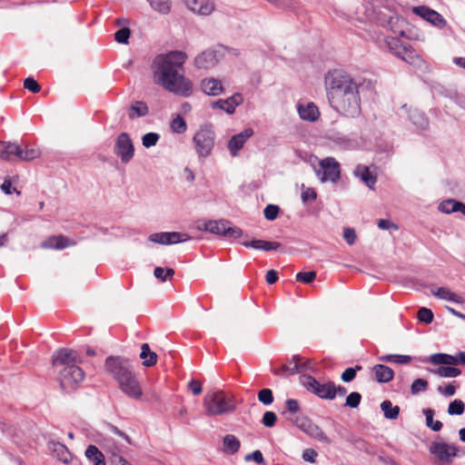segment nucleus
Masks as SVG:
<instances>
[{
  "label": "nucleus",
  "instance_id": "1",
  "mask_svg": "<svg viewBox=\"0 0 465 465\" xmlns=\"http://www.w3.org/2000/svg\"><path fill=\"white\" fill-rule=\"evenodd\" d=\"M186 59V54L182 51H173L156 56L153 60L154 82L177 95L183 97L191 95L192 82L179 72Z\"/></svg>",
  "mask_w": 465,
  "mask_h": 465
},
{
  "label": "nucleus",
  "instance_id": "2",
  "mask_svg": "<svg viewBox=\"0 0 465 465\" xmlns=\"http://www.w3.org/2000/svg\"><path fill=\"white\" fill-rule=\"evenodd\" d=\"M104 366L126 397L134 401L142 399L143 391L141 381L127 359L110 356L105 360Z\"/></svg>",
  "mask_w": 465,
  "mask_h": 465
},
{
  "label": "nucleus",
  "instance_id": "3",
  "mask_svg": "<svg viewBox=\"0 0 465 465\" xmlns=\"http://www.w3.org/2000/svg\"><path fill=\"white\" fill-rule=\"evenodd\" d=\"M80 362V356L74 350L64 348L54 353L52 364L59 369L58 380L63 390H74L84 381V372L78 366Z\"/></svg>",
  "mask_w": 465,
  "mask_h": 465
},
{
  "label": "nucleus",
  "instance_id": "4",
  "mask_svg": "<svg viewBox=\"0 0 465 465\" xmlns=\"http://www.w3.org/2000/svg\"><path fill=\"white\" fill-rule=\"evenodd\" d=\"M363 80L360 77L353 78L342 72L334 71L326 77V86L330 101L343 97L360 91L363 85Z\"/></svg>",
  "mask_w": 465,
  "mask_h": 465
},
{
  "label": "nucleus",
  "instance_id": "5",
  "mask_svg": "<svg viewBox=\"0 0 465 465\" xmlns=\"http://www.w3.org/2000/svg\"><path fill=\"white\" fill-rule=\"evenodd\" d=\"M203 407L207 415L216 416L232 411L234 403L223 391L212 390L203 398Z\"/></svg>",
  "mask_w": 465,
  "mask_h": 465
},
{
  "label": "nucleus",
  "instance_id": "6",
  "mask_svg": "<svg viewBox=\"0 0 465 465\" xmlns=\"http://www.w3.org/2000/svg\"><path fill=\"white\" fill-rule=\"evenodd\" d=\"M216 134L213 124H203L200 125L192 139L198 158L205 159L212 154Z\"/></svg>",
  "mask_w": 465,
  "mask_h": 465
},
{
  "label": "nucleus",
  "instance_id": "7",
  "mask_svg": "<svg viewBox=\"0 0 465 465\" xmlns=\"http://www.w3.org/2000/svg\"><path fill=\"white\" fill-rule=\"evenodd\" d=\"M430 362L440 367L430 371L441 378H456L461 371L455 365L459 363L458 358L446 353H434L429 357Z\"/></svg>",
  "mask_w": 465,
  "mask_h": 465
},
{
  "label": "nucleus",
  "instance_id": "8",
  "mask_svg": "<svg viewBox=\"0 0 465 465\" xmlns=\"http://www.w3.org/2000/svg\"><path fill=\"white\" fill-rule=\"evenodd\" d=\"M197 228L200 231H205L213 234L223 235L229 239H238L243 234V232L241 228L232 226L231 223L226 220L203 221L198 223Z\"/></svg>",
  "mask_w": 465,
  "mask_h": 465
},
{
  "label": "nucleus",
  "instance_id": "9",
  "mask_svg": "<svg viewBox=\"0 0 465 465\" xmlns=\"http://www.w3.org/2000/svg\"><path fill=\"white\" fill-rule=\"evenodd\" d=\"M330 102L337 112L345 116L355 117L361 113L360 91L351 93V94L343 97L335 98V100Z\"/></svg>",
  "mask_w": 465,
  "mask_h": 465
},
{
  "label": "nucleus",
  "instance_id": "10",
  "mask_svg": "<svg viewBox=\"0 0 465 465\" xmlns=\"http://www.w3.org/2000/svg\"><path fill=\"white\" fill-rule=\"evenodd\" d=\"M302 382L308 391L316 394L319 398L324 400L334 399V383L332 381L320 383L312 376H302Z\"/></svg>",
  "mask_w": 465,
  "mask_h": 465
},
{
  "label": "nucleus",
  "instance_id": "11",
  "mask_svg": "<svg viewBox=\"0 0 465 465\" xmlns=\"http://www.w3.org/2000/svg\"><path fill=\"white\" fill-rule=\"evenodd\" d=\"M320 170H315L322 183H336L340 179V163L333 157H326L319 162Z\"/></svg>",
  "mask_w": 465,
  "mask_h": 465
},
{
  "label": "nucleus",
  "instance_id": "12",
  "mask_svg": "<svg viewBox=\"0 0 465 465\" xmlns=\"http://www.w3.org/2000/svg\"><path fill=\"white\" fill-rule=\"evenodd\" d=\"M114 153L124 164L128 163L134 156V146L127 133H121L115 139Z\"/></svg>",
  "mask_w": 465,
  "mask_h": 465
},
{
  "label": "nucleus",
  "instance_id": "13",
  "mask_svg": "<svg viewBox=\"0 0 465 465\" xmlns=\"http://www.w3.org/2000/svg\"><path fill=\"white\" fill-rule=\"evenodd\" d=\"M458 447L446 442H433L430 451L441 464H450L454 457L458 455Z\"/></svg>",
  "mask_w": 465,
  "mask_h": 465
},
{
  "label": "nucleus",
  "instance_id": "14",
  "mask_svg": "<svg viewBox=\"0 0 465 465\" xmlns=\"http://www.w3.org/2000/svg\"><path fill=\"white\" fill-rule=\"evenodd\" d=\"M411 11L414 15L438 28H443L447 25V21L440 14L426 5L413 6Z\"/></svg>",
  "mask_w": 465,
  "mask_h": 465
},
{
  "label": "nucleus",
  "instance_id": "15",
  "mask_svg": "<svg viewBox=\"0 0 465 465\" xmlns=\"http://www.w3.org/2000/svg\"><path fill=\"white\" fill-rule=\"evenodd\" d=\"M188 239L189 237L186 234L176 232H155L148 237V240L152 242L166 245L183 242Z\"/></svg>",
  "mask_w": 465,
  "mask_h": 465
},
{
  "label": "nucleus",
  "instance_id": "16",
  "mask_svg": "<svg viewBox=\"0 0 465 465\" xmlns=\"http://www.w3.org/2000/svg\"><path fill=\"white\" fill-rule=\"evenodd\" d=\"M253 131L245 129L242 132L234 134L228 142V150L232 157L239 154V151L243 147L247 140L252 137Z\"/></svg>",
  "mask_w": 465,
  "mask_h": 465
},
{
  "label": "nucleus",
  "instance_id": "17",
  "mask_svg": "<svg viewBox=\"0 0 465 465\" xmlns=\"http://www.w3.org/2000/svg\"><path fill=\"white\" fill-rule=\"evenodd\" d=\"M187 8L199 15H209L214 8L213 0H184Z\"/></svg>",
  "mask_w": 465,
  "mask_h": 465
},
{
  "label": "nucleus",
  "instance_id": "18",
  "mask_svg": "<svg viewBox=\"0 0 465 465\" xmlns=\"http://www.w3.org/2000/svg\"><path fill=\"white\" fill-rule=\"evenodd\" d=\"M297 112L302 120L313 123L320 117L318 106L312 102L299 103Z\"/></svg>",
  "mask_w": 465,
  "mask_h": 465
},
{
  "label": "nucleus",
  "instance_id": "19",
  "mask_svg": "<svg viewBox=\"0 0 465 465\" xmlns=\"http://www.w3.org/2000/svg\"><path fill=\"white\" fill-rule=\"evenodd\" d=\"M218 62V52L209 49L195 57L194 64L199 69H210L214 67Z\"/></svg>",
  "mask_w": 465,
  "mask_h": 465
},
{
  "label": "nucleus",
  "instance_id": "20",
  "mask_svg": "<svg viewBox=\"0 0 465 465\" xmlns=\"http://www.w3.org/2000/svg\"><path fill=\"white\" fill-rule=\"evenodd\" d=\"M243 101L242 94H234L227 99H220L212 103V108L220 109L227 114H233L235 108Z\"/></svg>",
  "mask_w": 465,
  "mask_h": 465
},
{
  "label": "nucleus",
  "instance_id": "21",
  "mask_svg": "<svg viewBox=\"0 0 465 465\" xmlns=\"http://www.w3.org/2000/svg\"><path fill=\"white\" fill-rule=\"evenodd\" d=\"M48 449L52 456L63 463H69L73 460V455L64 444L58 441H50Z\"/></svg>",
  "mask_w": 465,
  "mask_h": 465
},
{
  "label": "nucleus",
  "instance_id": "22",
  "mask_svg": "<svg viewBox=\"0 0 465 465\" xmlns=\"http://www.w3.org/2000/svg\"><path fill=\"white\" fill-rule=\"evenodd\" d=\"M202 91L211 96H217L223 93L224 88L221 80L208 77L201 81Z\"/></svg>",
  "mask_w": 465,
  "mask_h": 465
},
{
  "label": "nucleus",
  "instance_id": "23",
  "mask_svg": "<svg viewBox=\"0 0 465 465\" xmlns=\"http://www.w3.org/2000/svg\"><path fill=\"white\" fill-rule=\"evenodd\" d=\"M353 173L356 177L361 179V181H362L370 189H373L377 182V176L370 170V167L363 164H358L355 167Z\"/></svg>",
  "mask_w": 465,
  "mask_h": 465
},
{
  "label": "nucleus",
  "instance_id": "24",
  "mask_svg": "<svg viewBox=\"0 0 465 465\" xmlns=\"http://www.w3.org/2000/svg\"><path fill=\"white\" fill-rule=\"evenodd\" d=\"M73 244L74 242L70 241L69 238L63 235H57L49 237L42 242L41 246L45 249L62 250Z\"/></svg>",
  "mask_w": 465,
  "mask_h": 465
},
{
  "label": "nucleus",
  "instance_id": "25",
  "mask_svg": "<svg viewBox=\"0 0 465 465\" xmlns=\"http://www.w3.org/2000/svg\"><path fill=\"white\" fill-rule=\"evenodd\" d=\"M19 145L11 142H0V159L12 161L18 157Z\"/></svg>",
  "mask_w": 465,
  "mask_h": 465
},
{
  "label": "nucleus",
  "instance_id": "26",
  "mask_svg": "<svg viewBox=\"0 0 465 465\" xmlns=\"http://www.w3.org/2000/svg\"><path fill=\"white\" fill-rule=\"evenodd\" d=\"M439 211L448 214L455 212H460L465 215V204L454 199H447L440 203Z\"/></svg>",
  "mask_w": 465,
  "mask_h": 465
},
{
  "label": "nucleus",
  "instance_id": "27",
  "mask_svg": "<svg viewBox=\"0 0 465 465\" xmlns=\"http://www.w3.org/2000/svg\"><path fill=\"white\" fill-rule=\"evenodd\" d=\"M376 381L378 382L385 383L393 379L394 371L392 369L386 365L377 364L373 367Z\"/></svg>",
  "mask_w": 465,
  "mask_h": 465
},
{
  "label": "nucleus",
  "instance_id": "28",
  "mask_svg": "<svg viewBox=\"0 0 465 465\" xmlns=\"http://www.w3.org/2000/svg\"><path fill=\"white\" fill-rule=\"evenodd\" d=\"M431 293L440 300L453 302L456 303L462 302V299L459 295L452 292L449 288L446 287H439L436 289H432Z\"/></svg>",
  "mask_w": 465,
  "mask_h": 465
},
{
  "label": "nucleus",
  "instance_id": "29",
  "mask_svg": "<svg viewBox=\"0 0 465 465\" xmlns=\"http://www.w3.org/2000/svg\"><path fill=\"white\" fill-rule=\"evenodd\" d=\"M297 363L292 361V358L279 367L272 366V371L277 376L287 377L297 373Z\"/></svg>",
  "mask_w": 465,
  "mask_h": 465
},
{
  "label": "nucleus",
  "instance_id": "30",
  "mask_svg": "<svg viewBox=\"0 0 465 465\" xmlns=\"http://www.w3.org/2000/svg\"><path fill=\"white\" fill-rule=\"evenodd\" d=\"M85 457L94 465H106L104 454L94 445H89L87 447Z\"/></svg>",
  "mask_w": 465,
  "mask_h": 465
},
{
  "label": "nucleus",
  "instance_id": "31",
  "mask_svg": "<svg viewBox=\"0 0 465 465\" xmlns=\"http://www.w3.org/2000/svg\"><path fill=\"white\" fill-rule=\"evenodd\" d=\"M140 358L143 360V365L146 367L153 366L157 362V354L151 351L147 343L142 344Z\"/></svg>",
  "mask_w": 465,
  "mask_h": 465
},
{
  "label": "nucleus",
  "instance_id": "32",
  "mask_svg": "<svg viewBox=\"0 0 465 465\" xmlns=\"http://www.w3.org/2000/svg\"><path fill=\"white\" fill-rule=\"evenodd\" d=\"M149 112L148 106L144 102L136 101L128 108V116L130 119L145 116Z\"/></svg>",
  "mask_w": 465,
  "mask_h": 465
},
{
  "label": "nucleus",
  "instance_id": "33",
  "mask_svg": "<svg viewBox=\"0 0 465 465\" xmlns=\"http://www.w3.org/2000/svg\"><path fill=\"white\" fill-rule=\"evenodd\" d=\"M40 156V150L38 148L25 144L24 148L19 145V152L17 159L21 161H32Z\"/></svg>",
  "mask_w": 465,
  "mask_h": 465
},
{
  "label": "nucleus",
  "instance_id": "34",
  "mask_svg": "<svg viewBox=\"0 0 465 465\" xmlns=\"http://www.w3.org/2000/svg\"><path fill=\"white\" fill-rule=\"evenodd\" d=\"M398 57L410 64H415L420 61V57L416 51L407 44L403 46V48H401V52H398Z\"/></svg>",
  "mask_w": 465,
  "mask_h": 465
},
{
  "label": "nucleus",
  "instance_id": "35",
  "mask_svg": "<svg viewBox=\"0 0 465 465\" xmlns=\"http://www.w3.org/2000/svg\"><path fill=\"white\" fill-rule=\"evenodd\" d=\"M240 446V440L234 435L228 434L223 438V451H225L226 453H236L239 450Z\"/></svg>",
  "mask_w": 465,
  "mask_h": 465
},
{
  "label": "nucleus",
  "instance_id": "36",
  "mask_svg": "<svg viewBox=\"0 0 465 465\" xmlns=\"http://www.w3.org/2000/svg\"><path fill=\"white\" fill-rule=\"evenodd\" d=\"M410 120L419 129L423 130L428 126V119L425 114L417 109L410 111Z\"/></svg>",
  "mask_w": 465,
  "mask_h": 465
},
{
  "label": "nucleus",
  "instance_id": "37",
  "mask_svg": "<svg viewBox=\"0 0 465 465\" xmlns=\"http://www.w3.org/2000/svg\"><path fill=\"white\" fill-rule=\"evenodd\" d=\"M384 417L389 420H396L400 413L399 406H393L391 401H384L381 404Z\"/></svg>",
  "mask_w": 465,
  "mask_h": 465
},
{
  "label": "nucleus",
  "instance_id": "38",
  "mask_svg": "<svg viewBox=\"0 0 465 465\" xmlns=\"http://www.w3.org/2000/svg\"><path fill=\"white\" fill-rule=\"evenodd\" d=\"M150 6L156 12L167 15L170 13L172 8L171 0H147Z\"/></svg>",
  "mask_w": 465,
  "mask_h": 465
},
{
  "label": "nucleus",
  "instance_id": "39",
  "mask_svg": "<svg viewBox=\"0 0 465 465\" xmlns=\"http://www.w3.org/2000/svg\"><path fill=\"white\" fill-rule=\"evenodd\" d=\"M306 434L308 436H310L311 438H312L314 440H319L321 442H324V443H330L331 442L330 439L322 431V430L318 425H316L313 422H312V426L310 427V429H309V430H308V432Z\"/></svg>",
  "mask_w": 465,
  "mask_h": 465
},
{
  "label": "nucleus",
  "instance_id": "40",
  "mask_svg": "<svg viewBox=\"0 0 465 465\" xmlns=\"http://www.w3.org/2000/svg\"><path fill=\"white\" fill-rule=\"evenodd\" d=\"M384 43L389 51L396 56H398V52H401V48H403V46L406 45L403 44L399 38L392 36L385 37Z\"/></svg>",
  "mask_w": 465,
  "mask_h": 465
},
{
  "label": "nucleus",
  "instance_id": "41",
  "mask_svg": "<svg viewBox=\"0 0 465 465\" xmlns=\"http://www.w3.org/2000/svg\"><path fill=\"white\" fill-rule=\"evenodd\" d=\"M423 414L426 418V425L433 431H440L442 428V422L440 420H434V411L431 409L423 410Z\"/></svg>",
  "mask_w": 465,
  "mask_h": 465
},
{
  "label": "nucleus",
  "instance_id": "42",
  "mask_svg": "<svg viewBox=\"0 0 465 465\" xmlns=\"http://www.w3.org/2000/svg\"><path fill=\"white\" fill-rule=\"evenodd\" d=\"M380 361L386 362H396L400 364H407L411 362V357L409 355H401V354H387L380 357Z\"/></svg>",
  "mask_w": 465,
  "mask_h": 465
},
{
  "label": "nucleus",
  "instance_id": "43",
  "mask_svg": "<svg viewBox=\"0 0 465 465\" xmlns=\"http://www.w3.org/2000/svg\"><path fill=\"white\" fill-rule=\"evenodd\" d=\"M171 129L173 133L179 134H184L187 130L186 122L182 116L177 115L171 122Z\"/></svg>",
  "mask_w": 465,
  "mask_h": 465
},
{
  "label": "nucleus",
  "instance_id": "44",
  "mask_svg": "<svg viewBox=\"0 0 465 465\" xmlns=\"http://www.w3.org/2000/svg\"><path fill=\"white\" fill-rule=\"evenodd\" d=\"M292 361L297 363V373L299 372H304L310 370H312L313 368V362L311 360H303L299 355H293Z\"/></svg>",
  "mask_w": 465,
  "mask_h": 465
},
{
  "label": "nucleus",
  "instance_id": "45",
  "mask_svg": "<svg viewBox=\"0 0 465 465\" xmlns=\"http://www.w3.org/2000/svg\"><path fill=\"white\" fill-rule=\"evenodd\" d=\"M174 274V270L172 268L164 269L163 267H156L153 271V275L155 278L160 280L161 282H165L168 279H171Z\"/></svg>",
  "mask_w": 465,
  "mask_h": 465
},
{
  "label": "nucleus",
  "instance_id": "46",
  "mask_svg": "<svg viewBox=\"0 0 465 465\" xmlns=\"http://www.w3.org/2000/svg\"><path fill=\"white\" fill-rule=\"evenodd\" d=\"M465 411V404L461 400H454L449 404L448 413L450 415H461Z\"/></svg>",
  "mask_w": 465,
  "mask_h": 465
},
{
  "label": "nucleus",
  "instance_id": "47",
  "mask_svg": "<svg viewBox=\"0 0 465 465\" xmlns=\"http://www.w3.org/2000/svg\"><path fill=\"white\" fill-rule=\"evenodd\" d=\"M293 423L304 433H307L312 421L304 416H297L293 420Z\"/></svg>",
  "mask_w": 465,
  "mask_h": 465
},
{
  "label": "nucleus",
  "instance_id": "48",
  "mask_svg": "<svg viewBox=\"0 0 465 465\" xmlns=\"http://www.w3.org/2000/svg\"><path fill=\"white\" fill-rule=\"evenodd\" d=\"M131 31L128 26H124L114 34V39L119 44H127Z\"/></svg>",
  "mask_w": 465,
  "mask_h": 465
},
{
  "label": "nucleus",
  "instance_id": "49",
  "mask_svg": "<svg viewBox=\"0 0 465 465\" xmlns=\"http://www.w3.org/2000/svg\"><path fill=\"white\" fill-rule=\"evenodd\" d=\"M159 138L160 136L158 134L148 133L142 137V143L145 148H150L157 143Z\"/></svg>",
  "mask_w": 465,
  "mask_h": 465
},
{
  "label": "nucleus",
  "instance_id": "50",
  "mask_svg": "<svg viewBox=\"0 0 465 465\" xmlns=\"http://www.w3.org/2000/svg\"><path fill=\"white\" fill-rule=\"evenodd\" d=\"M258 400L265 405H270L273 401L272 391L270 389L261 390L258 393Z\"/></svg>",
  "mask_w": 465,
  "mask_h": 465
},
{
  "label": "nucleus",
  "instance_id": "51",
  "mask_svg": "<svg viewBox=\"0 0 465 465\" xmlns=\"http://www.w3.org/2000/svg\"><path fill=\"white\" fill-rule=\"evenodd\" d=\"M279 210L277 205L269 204L263 210L264 217L269 221H273L277 218Z\"/></svg>",
  "mask_w": 465,
  "mask_h": 465
},
{
  "label": "nucleus",
  "instance_id": "52",
  "mask_svg": "<svg viewBox=\"0 0 465 465\" xmlns=\"http://www.w3.org/2000/svg\"><path fill=\"white\" fill-rule=\"evenodd\" d=\"M428 387V381L423 379H416L413 381L411 391L412 394H417L420 391H425Z\"/></svg>",
  "mask_w": 465,
  "mask_h": 465
},
{
  "label": "nucleus",
  "instance_id": "53",
  "mask_svg": "<svg viewBox=\"0 0 465 465\" xmlns=\"http://www.w3.org/2000/svg\"><path fill=\"white\" fill-rule=\"evenodd\" d=\"M361 395L359 392H351L346 398L345 405L350 408H357L361 402Z\"/></svg>",
  "mask_w": 465,
  "mask_h": 465
},
{
  "label": "nucleus",
  "instance_id": "54",
  "mask_svg": "<svg viewBox=\"0 0 465 465\" xmlns=\"http://www.w3.org/2000/svg\"><path fill=\"white\" fill-rule=\"evenodd\" d=\"M418 319L422 322L430 323L433 321V313L430 309L420 308L418 312Z\"/></svg>",
  "mask_w": 465,
  "mask_h": 465
},
{
  "label": "nucleus",
  "instance_id": "55",
  "mask_svg": "<svg viewBox=\"0 0 465 465\" xmlns=\"http://www.w3.org/2000/svg\"><path fill=\"white\" fill-rule=\"evenodd\" d=\"M317 197V193L314 189L310 187H305L302 185V200L303 203H307L309 201H314Z\"/></svg>",
  "mask_w": 465,
  "mask_h": 465
},
{
  "label": "nucleus",
  "instance_id": "56",
  "mask_svg": "<svg viewBox=\"0 0 465 465\" xmlns=\"http://www.w3.org/2000/svg\"><path fill=\"white\" fill-rule=\"evenodd\" d=\"M277 416L273 411H266L262 416V424L267 428H272L275 425Z\"/></svg>",
  "mask_w": 465,
  "mask_h": 465
},
{
  "label": "nucleus",
  "instance_id": "57",
  "mask_svg": "<svg viewBox=\"0 0 465 465\" xmlns=\"http://www.w3.org/2000/svg\"><path fill=\"white\" fill-rule=\"evenodd\" d=\"M361 366H356L355 368H347L342 373H341V380L344 381V382H350L352 380H354L355 376H356V371L358 370H361Z\"/></svg>",
  "mask_w": 465,
  "mask_h": 465
},
{
  "label": "nucleus",
  "instance_id": "58",
  "mask_svg": "<svg viewBox=\"0 0 465 465\" xmlns=\"http://www.w3.org/2000/svg\"><path fill=\"white\" fill-rule=\"evenodd\" d=\"M24 87L34 94L40 92L41 87L33 77H27L24 82Z\"/></svg>",
  "mask_w": 465,
  "mask_h": 465
},
{
  "label": "nucleus",
  "instance_id": "59",
  "mask_svg": "<svg viewBox=\"0 0 465 465\" xmlns=\"http://www.w3.org/2000/svg\"><path fill=\"white\" fill-rule=\"evenodd\" d=\"M316 278L315 272H298L296 274V281L305 283H310Z\"/></svg>",
  "mask_w": 465,
  "mask_h": 465
},
{
  "label": "nucleus",
  "instance_id": "60",
  "mask_svg": "<svg viewBox=\"0 0 465 465\" xmlns=\"http://www.w3.org/2000/svg\"><path fill=\"white\" fill-rule=\"evenodd\" d=\"M246 461L253 460L258 464H264V459L261 450H254L245 456Z\"/></svg>",
  "mask_w": 465,
  "mask_h": 465
},
{
  "label": "nucleus",
  "instance_id": "61",
  "mask_svg": "<svg viewBox=\"0 0 465 465\" xmlns=\"http://www.w3.org/2000/svg\"><path fill=\"white\" fill-rule=\"evenodd\" d=\"M343 238L349 245L354 244L357 235L352 228H345L343 231Z\"/></svg>",
  "mask_w": 465,
  "mask_h": 465
},
{
  "label": "nucleus",
  "instance_id": "62",
  "mask_svg": "<svg viewBox=\"0 0 465 465\" xmlns=\"http://www.w3.org/2000/svg\"><path fill=\"white\" fill-rule=\"evenodd\" d=\"M318 456V453L313 449H305L302 452V459L305 461L314 463L316 461V458Z\"/></svg>",
  "mask_w": 465,
  "mask_h": 465
},
{
  "label": "nucleus",
  "instance_id": "63",
  "mask_svg": "<svg viewBox=\"0 0 465 465\" xmlns=\"http://www.w3.org/2000/svg\"><path fill=\"white\" fill-rule=\"evenodd\" d=\"M377 224H378V227L381 230H390V229L398 230V226L395 223H393L391 221L387 220V219L379 220Z\"/></svg>",
  "mask_w": 465,
  "mask_h": 465
},
{
  "label": "nucleus",
  "instance_id": "64",
  "mask_svg": "<svg viewBox=\"0 0 465 465\" xmlns=\"http://www.w3.org/2000/svg\"><path fill=\"white\" fill-rule=\"evenodd\" d=\"M188 387L194 395H199L203 391L202 383L196 380L190 381Z\"/></svg>",
  "mask_w": 465,
  "mask_h": 465
}]
</instances>
